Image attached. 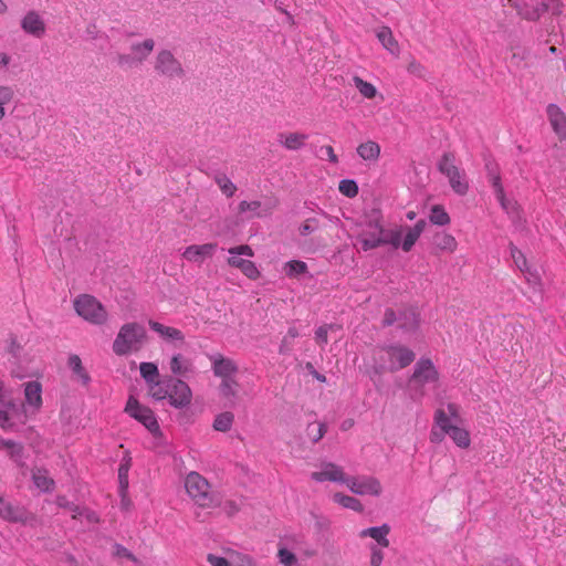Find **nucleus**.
Returning a JSON list of instances; mask_svg holds the SVG:
<instances>
[{
	"instance_id": "nucleus-1",
	"label": "nucleus",
	"mask_w": 566,
	"mask_h": 566,
	"mask_svg": "<svg viewBox=\"0 0 566 566\" xmlns=\"http://www.w3.org/2000/svg\"><path fill=\"white\" fill-rule=\"evenodd\" d=\"M415 357V353L402 345L380 347L374 350V369L377 374L394 373L409 366Z\"/></svg>"
},
{
	"instance_id": "nucleus-2",
	"label": "nucleus",
	"mask_w": 566,
	"mask_h": 566,
	"mask_svg": "<svg viewBox=\"0 0 566 566\" xmlns=\"http://www.w3.org/2000/svg\"><path fill=\"white\" fill-rule=\"evenodd\" d=\"M185 488L192 501L202 509H211L220 505L219 497L212 492L206 478L198 472H190L185 479Z\"/></svg>"
},
{
	"instance_id": "nucleus-3",
	"label": "nucleus",
	"mask_w": 566,
	"mask_h": 566,
	"mask_svg": "<svg viewBox=\"0 0 566 566\" xmlns=\"http://www.w3.org/2000/svg\"><path fill=\"white\" fill-rule=\"evenodd\" d=\"M146 338L144 326L138 323L124 324L113 343V352L118 356H125L138 352Z\"/></svg>"
},
{
	"instance_id": "nucleus-4",
	"label": "nucleus",
	"mask_w": 566,
	"mask_h": 566,
	"mask_svg": "<svg viewBox=\"0 0 566 566\" xmlns=\"http://www.w3.org/2000/svg\"><path fill=\"white\" fill-rule=\"evenodd\" d=\"M358 239L361 242L363 250L368 251L384 245L382 234L384 227L378 213L367 217L364 221L357 224Z\"/></svg>"
},
{
	"instance_id": "nucleus-5",
	"label": "nucleus",
	"mask_w": 566,
	"mask_h": 566,
	"mask_svg": "<svg viewBox=\"0 0 566 566\" xmlns=\"http://www.w3.org/2000/svg\"><path fill=\"white\" fill-rule=\"evenodd\" d=\"M438 169L448 178L449 185L455 193L460 196L468 193L469 182L464 172L455 165L454 154L444 153L439 160Z\"/></svg>"
},
{
	"instance_id": "nucleus-6",
	"label": "nucleus",
	"mask_w": 566,
	"mask_h": 566,
	"mask_svg": "<svg viewBox=\"0 0 566 566\" xmlns=\"http://www.w3.org/2000/svg\"><path fill=\"white\" fill-rule=\"evenodd\" d=\"M230 256L227 259V263L229 266L238 269L245 275L248 279L256 280L260 276V271L258 270L254 262L249 260L254 255L252 248L248 244H240L228 250Z\"/></svg>"
},
{
	"instance_id": "nucleus-7",
	"label": "nucleus",
	"mask_w": 566,
	"mask_h": 566,
	"mask_svg": "<svg viewBox=\"0 0 566 566\" xmlns=\"http://www.w3.org/2000/svg\"><path fill=\"white\" fill-rule=\"evenodd\" d=\"M74 308L78 316L95 325L106 323L108 317L102 303L88 294L77 296L74 301Z\"/></svg>"
},
{
	"instance_id": "nucleus-8",
	"label": "nucleus",
	"mask_w": 566,
	"mask_h": 566,
	"mask_svg": "<svg viewBox=\"0 0 566 566\" xmlns=\"http://www.w3.org/2000/svg\"><path fill=\"white\" fill-rule=\"evenodd\" d=\"M439 371L434 367L431 359L421 358L415 365L413 374L410 378V384L415 390L422 397L424 396V387L427 385L438 386Z\"/></svg>"
},
{
	"instance_id": "nucleus-9",
	"label": "nucleus",
	"mask_w": 566,
	"mask_h": 566,
	"mask_svg": "<svg viewBox=\"0 0 566 566\" xmlns=\"http://www.w3.org/2000/svg\"><path fill=\"white\" fill-rule=\"evenodd\" d=\"M434 422L442 433L449 436L459 448L468 449L470 447L471 438L469 431L452 422L443 409L439 408L436 410Z\"/></svg>"
},
{
	"instance_id": "nucleus-10",
	"label": "nucleus",
	"mask_w": 566,
	"mask_h": 566,
	"mask_svg": "<svg viewBox=\"0 0 566 566\" xmlns=\"http://www.w3.org/2000/svg\"><path fill=\"white\" fill-rule=\"evenodd\" d=\"M28 416L23 407H20L12 399H9L6 394L0 397V428L9 431L14 428L17 423L23 424L27 422Z\"/></svg>"
},
{
	"instance_id": "nucleus-11",
	"label": "nucleus",
	"mask_w": 566,
	"mask_h": 566,
	"mask_svg": "<svg viewBox=\"0 0 566 566\" xmlns=\"http://www.w3.org/2000/svg\"><path fill=\"white\" fill-rule=\"evenodd\" d=\"M125 412L140 422L154 436L160 433V428L154 411L148 407L140 405L135 397L130 396L128 398L125 406Z\"/></svg>"
},
{
	"instance_id": "nucleus-12",
	"label": "nucleus",
	"mask_w": 566,
	"mask_h": 566,
	"mask_svg": "<svg viewBox=\"0 0 566 566\" xmlns=\"http://www.w3.org/2000/svg\"><path fill=\"white\" fill-rule=\"evenodd\" d=\"M154 69L160 76L167 78H182L185 69L181 62L169 50H160L154 63Z\"/></svg>"
},
{
	"instance_id": "nucleus-13",
	"label": "nucleus",
	"mask_w": 566,
	"mask_h": 566,
	"mask_svg": "<svg viewBox=\"0 0 566 566\" xmlns=\"http://www.w3.org/2000/svg\"><path fill=\"white\" fill-rule=\"evenodd\" d=\"M345 485L357 495L379 496L382 493L380 481L371 475H347Z\"/></svg>"
},
{
	"instance_id": "nucleus-14",
	"label": "nucleus",
	"mask_w": 566,
	"mask_h": 566,
	"mask_svg": "<svg viewBox=\"0 0 566 566\" xmlns=\"http://www.w3.org/2000/svg\"><path fill=\"white\" fill-rule=\"evenodd\" d=\"M169 392L167 398L169 403L175 408H184L190 405L192 391L190 387L181 379L168 380Z\"/></svg>"
},
{
	"instance_id": "nucleus-15",
	"label": "nucleus",
	"mask_w": 566,
	"mask_h": 566,
	"mask_svg": "<svg viewBox=\"0 0 566 566\" xmlns=\"http://www.w3.org/2000/svg\"><path fill=\"white\" fill-rule=\"evenodd\" d=\"M312 480L316 482H346L347 474L344 469L333 462H323L317 471L311 473Z\"/></svg>"
},
{
	"instance_id": "nucleus-16",
	"label": "nucleus",
	"mask_w": 566,
	"mask_h": 566,
	"mask_svg": "<svg viewBox=\"0 0 566 566\" xmlns=\"http://www.w3.org/2000/svg\"><path fill=\"white\" fill-rule=\"evenodd\" d=\"M210 361L214 376L221 378V380L231 378L238 373L235 361L221 354L210 356Z\"/></svg>"
},
{
	"instance_id": "nucleus-17",
	"label": "nucleus",
	"mask_w": 566,
	"mask_h": 566,
	"mask_svg": "<svg viewBox=\"0 0 566 566\" xmlns=\"http://www.w3.org/2000/svg\"><path fill=\"white\" fill-rule=\"evenodd\" d=\"M42 406V388L38 381H28L24 384V403L21 406L28 412L31 409L32 413L40 410Z\"/></svg>"
},
{
	"instance_id": "nucleus-18",
	"label": "nucleus",
	"mask_w": 566,
	"mask_h": 566,
	"mask_svg": "<svg viewBox=\"0 0 566 566\" xmlns=\"http://www.w3.org/2000/svg\"><path fill=\"white\" fill-rule=\"evenodd\" d=\"M517 14L528 21H537L541 15L548 10V3L542 2L537 6H530L521 0H507Z\"/></svg>"
},
{
	"instance_id": "nucleus-19",
	"label": "nucleus",
	"mask_w": 566,
	"mask_h": 566,
	"mask_svg": "<svg viewBox=\"0 0 566 566\" xmlns=\"http://www.w3.org/2000/svg\"><path fill=\"white\" fill-rule=\"evenodd\" d=\"M546 114L554 133L560 140L566 139V114L556 104H548Z\"/></svg>"
},
{
	"instance_id": "nucleus-20",
	"label": "nucleus",
	"mask_w": 566,
	"mask_h": 566,
	"mask_svg": "<svg viewBox=\"0 0 566 566\" xmlns=\"http://www.w3.org/2000/svg\"><path fill=\"white\" fill-rule=\"evenodd\" d=\"M217 249V243L192 244L185 249L182 258L193 263H201L211 258Z\"/></svg>"
},
{
	"instance_id": "nucleus-21",
	"label": "nucleus",
	"mask_w": 566,
	"mask_h": 566,
	"mask_svg": "<svg viewBox=\"0 0 566 566\" xmlns=\"http://www.w3.org/2000/svg\"><path fill=\"white\" fill-rule=\"evenodd\" d=\"M0 517L11 523H25L28 512L21 507L6 501L0 495Z\"/></svg>"
},
{
	"instance_id": "nucleus-22",
	"label": "nucleus",
	"mask_w": 566,
	"mask_h": 566,
	"mask_svg": "<svg viewBox=\"0 0 566 566\" xmlns=\"http://www.w3.org/2000/svg\"><path fill=\"white\" fill-rule=\"evenodd\" d=\"M21 28L25 33L33 35L34 38H42L45 33V23L35 11H29L23 17Z\"/></svg>"
},
{
	"instance_id": "nucleus-23",
	"label": "nucleus",
	"mask_w": 566,
	"mask_h": 566,
	"mask_svg": "<svg viewBox=\"0 0 566 566\" xmlns=\"http://www.w3.org/2000/svg\"><path fill=\"white\" fill-rule=\"evenodd\" d=\"M279 143L287 150H298L305 146L307 135L303 133H281L277 136Z\"/></svg>"
},
{
	"instance_id": "nucleus-24",
	"label": "nucleus",
	"mask_w": 566,
	"mask_h": 566,
	"mask_svg": "<svg viewBox=\"0 0 566 566\" xmlns=\"http://www.w3.org/2000/svg\"><path fill=\"white\" fill-rule=\"evenodd\" d=\"M427 223L423 219L418 220L413 227H407L401 249L409 252L423 232Z\"/></svg>"
},
{
	"instance_id": "nucleus-25",
	"label": "nucleus",
	"mask_w": 566,
	"mask_h": 566,
	"mask_svg": "<svg viewBox=\"0 0 566 566\" xmlns=\"http://www.w3.org/2000/svg\"><path fill=\"white\" fill-rule=\"evenodd\" d=\"M155 48V41L153 39H146L143 42H135L130 45V53L134 56L136 63L142 64L148 59Z\"/></svg>"
},
{
	"instance_id": "nucleus-26",
	"label": "nucleus",
	"mask_w": 566,
	"mask_h": 566,
	"mask_svg": "<svg viewBox=\"0 0 566 566\" xmlns=\"http://www.w3.org/2000/svg\"><path fill=\"white\" fill-rule=\"evenodd\" d=\"M149 327L158 333L163 338L165 339H171L180 342L181 344L185 343V335L184 333L175 327L166 326L161 323H158L156 321H149Z\"/></svg>"
},
{
	"instance_id": "nucleus-27",
	"label": "nucleus",
	"mask_w": 566,
	"mask_h": 566,
	"mask_svg": "<svg viewBox=\"0 0 566 566\" xmlns=\"http://www.w3.org/2000/svg\"><path fill=\"white\" fill-rule=\"evenodd\" d=\"M420 323L419 313L415 308H406L399 313L398 326L406 331H415Z\"/></svg>"
},
{
	"instance_id": "nucleus-28",
	"label": "nucleus",
	"mask_w": 566,
	"mask_h": 566,
	"mask_svg": "<svg viewBox=\"0 0 566 566\" xmlns=\"http://www.w3.org/2000/svg\"><path fill=\"white\" fill-rule=\"evenodd\" d=\"M381 148L378 143L374 140H367L365 143H361L357 147V154L358 156L369 163H376L380 157Z\"/></svg>"
},
{
	"instance_id": "nucleus-29",
	"label": "nucleus",
	"mask_w": 566,
	"mask_h": 566,
	"mask_svg": "<svg viewBox=\"0 0 566 566\" xmlns=\"http://www.w3.org/2000/svg\"><path fill=\"white\" fill-rule=\"evenodd\" d=\"M389 532L390 527L387 524H384L377 527L365 528L359 533V536L363 538L369 536L374 538L380 546L388 547L389 539L387 538V535Z\"/></svg>"
},
{
	"instance_id": "nucleus-30",
	"label": "nucleus",
	"mask_w": 566,
	"mask_h": 566,
	"mask_svg": "<svg viewBox=\"0 0 566 566\" xmlns=\"http://www.w3.org/2000/svg\"><path fill=\"white\" fill-rule=\"evenodd\" d=\"M169 368L174 375L186 376L192 370V364L184 355L176 354L170 359Z\"/></svg>"
},
{
	"instance_id": "nucleus-31",
	"label": "nucleus",
	"mask_w": 566,
	"mask_h": 566,
	"mask_svg": "<svg viewBox=\"0 0 566 566\" xmlns=\"http://www.w3.org/2000/svg\"><path fill=\"white\" fill-rule=\"evenodd\" d=\"M69 367L72 369L76 380L83 386H87L91 381V377L86 369L82 365V360L77 355H71L69 357Z\"/></svg>"
},
{
	"instance_id": "nucleus-32",
	"label": "nucleus",
	"mask_w": 566,
	"mask_h": 566,
	"mask_svg": "<svg viewBox=\"0 0 566 566\" xmlns=\"http://www.w3.org/2000/svg\"><path fill=\"white\" fill-rule=\"evenodd\" d=\"M433 243L439 250L447 251L449 253H453L458 249L455 238L451 233L444 231L434 234Z\"/></svg>"
},
{
	"instance_id": "nucleus-33",
	"label": "nucleus",
	"mask_w": 566,
	"mask_h": 566,
	"mask_svg": "<svg viewBox=\"0 0 566 566\" xmlns=\"http://www.w3.org/2000/svg\"><path fill=\"white\" fill-rule=\"evenodd\" d=\"M377 38L382 46L391 54L397 55L399 53V44L394 38L391 30L388 27H381L377 31Z\"/></svg>"
},
{
	"instance_id": "nucleus-34",
	"label": "nucleus",
	"mask_w": 566,
	"mask_h": 566,
	"mask_svg": "<svg viewBox=\"0 0 566 566\" xmlns=\"http://www.w3.org/2000/svg\"><path fill=\"white\" fill-rule=\"evenodd\" d=\"M333 501L344 509H348L354 512L361 513L364 511V505L358 499L340 492H337L333 495Z\"/></svg>"
},
{
	"instance_id": "nucleus-35",
	"label": "nucleus",
	"mask_w": 566,
	"mask_h": 566,
	"mask_svg": "<svg viewBox=\"0 0 566 566\" xmlns=\"http://www.w3.org/2000/svg\"><path fill=\"white\" fill-rule=\"evenodd\" d=\"M261 208H262V203L259 200H253V201L243 200L239 203L238 211H239V213L251 212V217H256V218H261L263 216H268L271 213L270 208L263 209V210H261Z\"/></svg>"
},
{
	"instance_id": "nucleus-36",
	"label": "nucleus",
	"mask_w": 566,
	"mask_h": 566,
	"mask_svg": "<svg viewBox=\"0 0 566 566\" xmlns=\"http://www.w3.org/2000/svg\"><path fill=\"white\" fill-rule=\"evenodd\" d=\"M32 480L38 489L44 492L53 490L54 481L45 469H35L32 471Z\"/></svg>"
},
{
	"instance_id": "nucleus-37",
	"label": "nucleus",
	"mask_w": 566,
	"mask_h": 566,
	"mask_svg": "<svg viewBox=\"0 0 566 566\" xmlns=\"http://www.w3.org/2000/svg\"><path fill=\"white\" fill-rule=\"evenodd\" d=\"M0 450L7 452L8 457L14 461H18L22 458L23 454V446L13 440L3 439L0 437Z\"/></svg>"
},
{
	"instance_id": "nucleus-38",
	"label": "nucleus",
	"mask_w": 566,
	"mask_h": 566,
	"mask_svg": "<svg viewBox=\"0 0 566 566\" xmlns=\"http://www.w3.org/2000/svg\"><path fill=\"white\" fill-rule=\"evenodd\" d=\"M429 220L437 226H447L451 222L449 213L441 205H434L430 209Z\"/></svg>"
},
{
	"instance_id": "nucleus-39",
	"label": "nucleus",
	"mask_w": 566,
	"mask_h": 566,
	"mask_svg": "<svg viewBox=\"0 0 566 566\" xmlns=\"http://www.w3.org/2000/svg\"><path fill=\"white\" fill-rule=\"evenodd\" d=\"M353 82L355 84V87L358 90L361 96L365 98L371 99L375 98L378 91L376 86L367 81H364L361 77L355 75L353 77Z\"/></svg>"
},
{
	"instance_id": "nucleus-40",
	"label": "nucleus",
	"mask_w": 566,
	"mask_h": 566,
	"mask_svg": "<svg viewBox=\"0 0 566 566\" xmlns=\"http://www.w3.org/2000/svg\"><path fill=\"white\" fill-rule=\"evenodd\" d=\"M403 230L405 229L402 227H397V228L390 229V230L384 229V234H382L384 244H390L395 249L401 248V244H402L401 235L403 233Z\"/></svg>"
},
{
	"instance_id": "nucleus-41",
	"label": "nucleus",
	"mask_w": 566,
	"mask_h": 566,
	"mask_svg": "<svg viewBox=\"0 0 566 566\" xmlns=\"http://www.w3.org/2000/svg\"><path fill=\"white\" fill-rule=\"evenodd\" d=\"M238 388L239 384L233 377L222 379L219 387L222 397L228 400H232L238 396Z\"/></svg>"
},
{
	"instance_id": "nucleus-42",
	"label": "nucleus",
	"mask_w": 566,
	"mask_h": 566,
	"mask_svg": "<svg viewBox=\"0 0 566 566\" xmlns=\"http://www.w3.org/2000/svg\"><path fill=\"white\" fill-rule=\"evenodd\" d=\"M132 467V458L125 457L118 468V482L122 493L128 489V472Z\"/></svg>"
},
{
	"instance_id": "nucleus-43",
	"label": "nucleus",
	"mask_w": 566,
	"mask_h": 566,
	"mask_svg": "<svg viewBox=\"0 0 566 566\" xmlns=\"http://www.w3.org/2000/svg\"><path fill=\"white\" fill-rule=\"evenodd\" d=\"M14 98V92L12 87L8 85H0V120L6 117V109Z\"/></svg>"
},
{
	"instance_id": "nucleus-44",
	"label": "nucleus",
	"mask_w": 566,
	"mask_h": 566,
	"mask_svg": "<svg viewBox=\"0 0 566 566\" xmlns=\"http://www.w3.org/2000/svg\"><path fill=\"white\" fill-rule=\"evenodd\" d=\"M139 371L147 385L159 379L158 367L154 363H140Z\"/></svg>"
},
{
	"instance_id": "nucleus-45",
	"label": "nucleus",
	"mask_w": 566,
	"mask_h": 566,
	"mask_svg": "<svg viewBox=\"0 0 566 566\" xmlns=\"http://www.w3.org/2000/svg\"><path fill=\"white\" fill-rule=\"evenodd\" d=\"M233 420L234 416L232 412H222L214 418L213 429L220 432H227L231 429Z\"/></svg>"
},
{
	"instance_id": "nucleus-46",
	"label": "nucleus",
	"mask_w": 566,
	"mask_h": 566,
	"mask_svg": "<svg viewBox=\"0 0 566 566\" xmlns=\"http://www.w3.org/2000/svg\"><path fill=\"white\" fill-rule=\"evenodd\" d=\"M214 182L218 185L221 192L228 198L232 197L237 191V186L224 174L217 175L214 177Z\"/></svg>"
},
{
	"instance_id": "nucleus-47",
	"label": "nucleus",
	"mask_w": 566,
	"mask_h": 566,
	"mask_svg": "<svg viewBox=\"0 0 566 566\" xmlns=\"http://www.w3.org/2000/svg\"><path fill=\"white\" fill-rule=\"evenodd\" d=\"M112 555L118 560H129L136 565L140 564V560L125 546L115 544L112 548Z\"/></svg>"
},
{
	"instance_id": "nucleus-48",
	"label": "nucleus",
	"mask_w": 566,
	"mask_h": 566,
	"mask_svg": "<svg viewBox=\"0 0 566 566\" xmlns=\"http://www.w3.org/2000/svg\"><path fill=\"white\" fill-rule=\"evenodd\" d=\"M510 252L516 268L522 273H530V266L524 253L513 244H510Z\"/></svg>"
},
{
	"instance_id": "nucleus-49",
	"label": "nucleus",
	"mask_w": 566,
	"mask_h": 566,
	"mask_svg": "<svg viewBox=\"0 0 566 566\" xmlns=\"http://www.w3.org/2000/svg\"><path fill=\"white\" fill-rule=\"evenodd\" d=\"M147 387L149 395L156 400H164L168 396L169 387L168 385L165 386L160 379L147 385Z\"/></svg>"
},
{
	"instance_id": "nucleus-50",
	"label": "nucleus",
	"mask_w": 566,
	"mask_h": 566,
	"mask_svg": "<svg viewBox=\"0 0 566 566\" xmlns=\"http://www.w3.org/2000/svg\"><path fill=\"white\" fill-rule=\"evenodd\" d=\"M285 274L290 277H294L307 272V265L303 261L292 260L285 263Z\"/></svg>"
},
{
	"instance_id": "nucleus-51",
	"label": "nucleus",
	"mask_w": 566,
	"mask_h": 566,
	"mask_svg": "<svg viewBox=\"0 0 566 566\" xmlns=\"http://www.w3.org/2000/svg\"><path fill=\"white\" fill-rule=\"evenodd\" d=\"M277 559L282 566H300L296 555L284 546L279 547Z\"/></svg>"
},
{
	"instance_id": "nucleus-52",
	"label": "nucleus",
	"mask_w": 566,
	"mask_h": 566,
	"mask_svg": "<svg viewBox=\"0 0 566 566\" xmlns=\"http://www.w3.org/2000/svg\"><path fill=\"white\" fill-rule=\"evenodd\" d=\"M338 189L342 195L354 198L358 193V186L354 180L345 179L339 182Z\"/></svg>"
},
{
	"instance_id": "nucleus-53",
	"label": "nucleus",
	"mask_w": 566,
	"mask_h": 566,
	"mask_svg": "<svg viewBox=\"0 0 566 566\" xmlns=\"http://www.w3.org/2000/svg\"><path fill=\"white\" fill-rule=\"evenodd\" d=\"M407 71L418 77H424L427 74L426 67L415 57H410L407 63Z\"/></svg>"
},
{
	"instance_id": "nucleus-54",
	"label": "nucleus",
	"mask_w": 566,
	"mask_h": 566,
	"mask_svg": "<svg viewBox=\"0 0 566 566\" xmlns=\"http://www.w3.org/2000/svg\"><path fill=\"white\" fill-rule=\"evenodd\" d=\"M333 328V325L324 324L315 331V342L322 348L328 343V331Z\"/></svg>"
},
{
	"instance_id": "nucleus-55",
	"label": "nucleus",
	"mask_w": 566,
	"mask_h": 566,
	"mask_svg": "<svg viewBox=\"0 0 566 566\" xmlns=\"http://www.w3.org/2000/svg\"><path fill=\"white\" fill-rule=\"evenodd\" d=\"M207 562L211 566H233V553H231L229 558L218 556L214 554H208Z\"/></svg>"
},
{
	"instance_id": "nucleus-56",
	"label": "nucleus",
	"mask_w": 566,
	"mask_h": 566,
	"mask_svg": "<svg viewBox=\"0 0 566 566\" xmlns=\"http://www.w3.org/2000/svg\"><path fill=\"white\" fill-rule=\"evenodd\" d=\"M496 199L499 200L502 209L506 211V213L516 214L518 217L520 210H518L516 202L507 200L504 191H503V197L502 198L496 197Z\"/></svg>"
},
{
	"instance_id": "nucleus-57",
	"label": "nucleus",
	"mask_w": 566,
	"mask_h": 566,
	"mask_svg": "<svg viewBox=\"0 0 566 566\" xmlns=\"http://www.w3.org/2000/svg\"><path fill=\"white\" fill-rule=\"evenodd\" d=\"M318 229V220L315 218L306 219L300 227L301 235H308Z\"/></svg>"
},
{
	"instance_id": "nucleus-58",
	"label": "nucleus",
	"mask_w": 566,
	"mask_h": 566,
	"mask_svg": "<svg viewBox=\"0 0 566 566\" xmlns=\"http://www.w3.org/2000/svg\"><path fill=\"white\" fill-rule=\"evenodd\" d=\"M310 434L314 442L319 441L326 433V426L324 423H316L308 427Z\"/></svg>"
},
{
	"instance_id": "nucleus-59",
	"label": "nucleus",
	"mask_w": 566,
	"mask_h": 566,
	"mask_svg": "<svg viewBox=\"0 0 566 566\" xmlns=\"http://www.w3.org/2000/svg\"><path fill=\"white\" fill-rule=\"evenodd\" d=\"M233 566H255V564L250 556L233 553Z\"/></svg>"
},
{
	"instance_id": "nucleus-60",
	"label": "nucleus",
	"mask_w": 566,
	"mask_h": 566,
	"mask_svg": "<svg viewBox=\"0 0 566 566\" xmlns=\"http://www.w3.org/2000/svg\"><path fill=\"white\" fill-rule=\"evenodd\" d=\"M490 181L492 184V187L494 189L495 196L502 198L504 188L501 182V177L497 172L490 175Z\"/></svg>"
},
{
	"instance_id": "nucleus-61",
	"label": "nucleus",
	"mask_w": 566,
	"mask_h": 566,
	"mask_svg": "<svg viewBox=\"0 0 566 566\" xmlns=\"http://www.w3.org/2000/svg\"><path fill=\"white\" fill-rule=\"evenodd\" d=\"M117 64L120 67H130L137 63L130 53V54H118L117 55Z\"/></svg>"
},
{
	"instance_id": "nucleus-62",
	"label": "nucleus",
	"mask_w": 566,
	"mask_h": 566,
	"mask_svg": "<svg viewBox=\"0 0 566 566\" xmlns=\"http://www.w3.org/2000/svg\"><path fill=\"white\" fill-rule=\"evenodd\" d=\"M298 336V331L295 327H290L286 335L282 339L280 352L283 353L285 347H289L290 339H294Z\"/></svg>"
},
{
	"instance_id": "nucleus-63",
	"label": "nucleus",
	"mask_w": 566,
	"mask_h": 566,
	"mask_svg": "<svg viewBox=\"0 0 566 566\" xmlns=\"http://www.w3.org/2000/svg\"><path fill=\"white\" fill-rule=\"evenodd\" d=\"M384 559V553L377 548H371L370 566H380Z\"/></svg>"
},
{
	"instance_id": "nucleus-64",
	"label": "nucleus",
	"mask_w": 566,
	"mask_h": 566,
	"mask_svg": "<svg viewBox=\"0 0 566 566\" xmlns=\"http://www.w3.org/2000/svg\"><path fill=\"white\" fill-rule=\"evenodd\" d=\"M527 283L531 284L532 286L534 287H542V281H541V277L537 273L533 272L531 269H530V273H523Z\"/></svg>"
}]
</instances>
